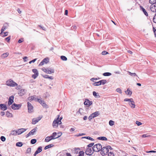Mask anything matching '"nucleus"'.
<instances>
[{
	"mask_svg": "<svg viewBox=\"0 0 156 156\" xmlns=\"http://www.w3.org/2000/svg\"><path fill=\"white\" fill-rule=\"evenodd\" d=\"M124 101H128L129 105L131 108H135L136 105L133 98H126Z\"/></svg>",
	"mask_w": 156,
	"mask_h": 156,
	"instance_id": "1",
	"label": "nucleus"
},
{
	"mask_svg": "<svg viewBox=\"0 0 156 156\" xmlns=\"http://www.w3.org/2000/svg\"><path fill=\"white\" fill-rule=\"evenodd\" d=\"M102 146L100 144H96L93 146L92 149L93 151L98 152L101 151Z\"/></svg>",
	"mask_w": 156,
	"mask_h": 156,
	"instance_id": "2",
	"label": "nucleus"
},
{
	"mask_svg": "<svg viewBox=\"0 0 156 156\" xmlns=\"http://www.w3.org/2000/svg\"><path fill=\"white\" fill-rule=\"evenodd\" d=\"M6 84L7 86L12 87H14L16 86H17L18 85L17 83L14 82L11 79L7 80L6 81Z\"/></svg>",
	"mask_w": 156,
	"mask_h": 156,
	"instance_id": "3",
	"label": "nucleus"
},
{
	"mask_svg": "<svg viewBox=\"0 0 156 156\" xmlns=\"http://www.w3.org/2000/svg\"><path fill=\"white\" fill-rule=\"evenodd\" d=\"M109 150L108 149L107 146L102 147V149L101 151V154L103 155L104 156L108 152Z\"/></svg>",
	"mask_w": 156,
	"mask_h": 156,
	"instance_id": "4",
	"label": "nucleus"
},
{
	"mask_svg": "<svg viewBox=\"0 0 156 156\" xmlns=\"http://www.w3.org/2000/svg\"><path fill=\"white\" fill-rule=\"evenodd\" d=\"M60 116L58 115V117L56 119H55L53 122L52 126L54 128H56L58 126L59 124V119Z\"/></svg>",
	"mask_w": 156,
	"mask_h": 156,
	"instance_id": "5",
	"label": "nucleus"
},
{
	"mask_svg": "<svg viewBox=\"0 0 156 156\" xmlns=\"http://www.w3.org/2000/svg\"><path fill=\"white\" fill-rule=\"evenodd\" d=\"M94 151L92 148H87L85 151V153L87 155L90 156L93 154Z\"/></svg>",
	"mask_w": 156,
	"mask_h": 156,
	"instance_id": "6",
	"label": "nucleus"
},
{
	"mask_svg": "<svg viewBox=\"0 0 156 156\" xmlns=\"http://www.w3.org/2000/svg\"><path fill=\"white\" fill-rule=\"evenodd\" d=\"M27 105L28 112L31 113L34 111L33 107L31 103L29 102L27 103Z\"/></svg>",
	"mask_w": 156,
	"mask_h": 156,
	"instance_id": "7",
	"label": "nucleus"
},
{
	"mask_svg": "<svg viewBox=\"0 0 156 156\" xmlns=\"http://www.w3.org/2000/svg\"><path fill=\"white\" fill-rule=\"evenodd\" d=\"M42 116H40L36 118H33L32 119V123L33 124H35L40 121L42 118Z\"/></svg>",
	"mask_w": 156,
	"mask_h": 156,
	"instance_id": "8",
	"label": "nucleus"
},
{
	"mask_svg": "<svg viewBox=\"0 0 156 156\" xmlns=\"http://www.w3.org/2000/svg\"><path fill=\"white\" fill-rule=\"evenodd\" d=\"M21 106V104H16L14 103L11 106L12 108L14 110H17L19 109Z\"/></svg>",
	"mask_w": 156,
	"mask_h": 156,
	"instance_id": "9",
	"label": "nucleus"
},
{
	"mask_svg": "<svg viewBox=\"0 0 156 156\" xmlns=\"http://www.w3.org/2000/svg\"><path fill=\"white\" fill-rule=\"evenodd\" d=\"M37 101L40 103L41 105L44 107L47 108L48 107V105L45 103L44 101L41 100L37 98Z\"/></svg>",
	"mask_w": 156,
	"mask_h": 156,
	"instance_id": "10",
	"label": "nucleus"
},
{
	"mask_svg": "<svg viewBox=\"0 0 156 156\" xmlns=\"http://www.w3.org/2000/svg\"><path fill=\"white\" fill-rule=\"evenodd\" d=\"M152 4L151 7V11L154 12H156V3Z\"/></svg>",
	"mask_w": 156,
	"mask_h": 156,
	"instance_id": "11",
	"label": "nucleus"
},
{
	"mask_svg": "<svg viewBox=\"0 0 156 156\" xmlns=\"http://www.w3.org/2000/svg\"><path fill=\"white\" fill-rule=\"evenodd\" d=\"M27 129H24V128H21L18 129L17 130L18 133V135H20L25 131L27 130Z\"/></svg>",
	"mask_w": 156,
	"mask_h": 156,
	"instance_id": "12",
	"label": "nucleus"
},
{
	"mask_svg": "<svg viewBox=\"0 0 156 156\" xmlns=\"http://www.w3.org/2000/svg\"><path fill=\"white\" fill-rule=\"evenodd\" d=\"M14 97L13 96H10L9 98L8 105L9 106L11 105L13 102V99Z\"/></svg>",
	"mask_w": 156,
	"mask_h": 156,
	"instance_id": "13",
	"label": "nucleus"
},
{
	"mask_svg": "<svg viewBox=\"0 0 156 156\" xmlns=\"http://www.w3.org/2000/svg\"><path fill=\"white\" fill-rule=\"evenodd\" d=\"M84 104L85 105L90 106L92 104V102L90 101L88 99H86L84 102Z\"/></svg>",
	"mask_w": 156,
	"mask_h": 156,
	"instance_id": "14",
	"label": "nucleus"
},
{
	"mask_svg": "<svg viewBox=\"0 0 156 156\" xmlns=\"http://www.w3.org/2000/svg\"><path fill=\"white\" fill-rule=\"evenodd\" d=\"M26 91L27 90H26L24 89H21L20 90L18 94L20 96H23L25 94Z\"/></svg>",
	"mask_w": 156,
	"mask_h": 156,
	"instance_id": "15",
	"label": "nucleus"
},
{
	"mask_svg": "<svg viewBox=\"0 0 156 156\" xmlns=\"http://www.w3.org/2000/svg\"><path fill=\"white\" fill-rule=\"evenodd\" d=\"M0 109L3 111H5L7 109V108L5 104H0Z\"/></svg>",
	"mask_w": 156,
	"mask_h": 156,
	"instance_id": "16",
	"label": "nucleus"
},
{
	"mask_svg": "<svg viewBox=\"0 0 156 156\" xmlns=\"http://www.w3.org/2000/svg\"><path fill=\"white\" fill-rule=\"evenodd\" d=\"M61 134L60 135H58L57 136H56L57 134L56 132H54L52 133V134L51 135V136H53L52 138H54L53 139H55L56 138H57L59 137L60 136L62 135V133H60Z\"/></svg>",
	"mask_w": 156,
	"mask_h": 156,
	"instance_id": "17",
	"label": "nucleus"
},
{
	"mask_svg": "<svg viewBox=\"0 0 156 156\" xmlns=\"http://www.w3.org/2000/svg\"><path fill=\"white\" fill-rule=\"evenodd\" d=\"M52 138L53 136H52L51 135L50 136H47L45 138V141L46 142H48L51 140L53 139L54 138Z\"/></svg>",
	"mask_w": 156,
	"mask_h": 156,
	"instance_id": "18",
	"label": "nucleus"
},
{
	"mask_svg": "<svg viewBox=\"0 0 156 156\" xmlns=\"http://www.w3.org/2000/svg\"><path fill=\"white\" fill-rule=\"evenodd\" d=\"M18 134L17 130L12 131L10 134V135L16 136Z\"/></svg>",
	"mask_w": 156,
	"mask_h": 156,
	"instance_id": "19",
	"label": "nucleus"
},
{
	"mask_svg": "<svg viewBox=\"0 0 156 156\" xmlns=\"http://www.w3.org/2000/svg\"><path fill=\"white\" fill-rule=\"evenodd\" d=\"M140 9L143 12L145 15L146 16H148V13L145 9L141 6H140Z\"/></svg>",
	"mask_w": 156,
	"mask_h": 156,
	"instance_id": "20",
	"label": "nucleus"
},
{
	"mask_svg": "<svg viewBox=\"0 0 156 156\" xmlns=\"http://www.w3.org/2000/svg\"><path fill=\"white\" fill-rule=\"evenodd\" d=\"M93 96L97 98H99L100 97V96L99 95V94L98 93H97L95 91H94L93 92Z\"/></svg>",
	"mask_w": 156,
	"mask_h": 156,
	"instance_id": "21",
	"label": "nucleus"
},
{
	"mask_svg": "<svg viewBox=\"0 0 156 156\" xmlns=\"http://www.w3.org/2000/svg\"><path fill=\"white\" fill-rule=\"evenodd\" d=\"M54 73V70L53 69H51V70H50L49 69H47V71H46V73L48 74H50L51 73Z\"/></svg>",
	"mask_w": 156,
	"mask_h": 156,
	"instance_id": "22",
	"label": "nucleus"
},
{
	"mask_svg": "<svg viewBox=\"0 0 156 156\" xmlns=\"http://www.w3.org/2000/svg\"><path fill=\"white\" fill-rule=\"evenodd\" d=\"M37 128H35L32 129L30 132L31 135H33L37 131Z\"/></svg>",
	"mask_w": 156,
	"mask_h": 156,
	"instance_id": "23",
	"label": "nucleus"
},
{
	"mask_svg": "<svg viewBox=\"0 0 156 156\" xmlns=\"http://www.w3.org/2000/svg\"><path fill=\"white\" fill-rule=\"evenodd\" d=\"M97 139L99 140H107V139L104 136H101L98 137Z\"/></svg>",
	"mask_w": 156,
	"mask_h": 156,
	"instance_id": "24",
	"label": "nucleus"
},
{
	"mask_svg": "<svg viewBox=\"0 0 156 156\" xmlns=\"http://www.w3.org/2000/svg\"><path fill=\"white\" fill-rule=\"evenodd\" d=\"M28 100L30 101H33L34 100H37V99L36 98H34V96H31L30 97H28Z\"/></svg>",
	"mask_w": 156,
	"mask_h": 156,
	"instance_id": "25",
	"label": "nucleus"
},
{
	"mask_svg": "<svg viewBox=\"0 0 156 156\" xmlns=\"http://www.w3.org/2000/svg\"><path fill=\"white\" fill-rule=\"evenodd\" d=\"M42 147H38L37 151H35L37 154L41 152Z\"/></svg>",
	"mask_w": 156,
	"mask_h": 156,
	"instance_id": "26",
	"label": "nucleus"
},
{
	"mask_svg": "<svg viewBox=\"0 0 156 156\" xmlns=\"http://www.w3.org/2000/svg\"><path fill=\"white\" fill-rule=\"evenodd\" d=\"M9 55V53L8 52L4 53L2 55V57L3 58H5L7 57Z\"/></svg>",
	"mask_w": 156,
	"mask_h": 156,
	"instance_id": "27",
	"label": "nucleus"
},
{
	"mask_svg": "<svg viewBox=\"0 0 156 156\" xmlns=\"http://www.w3.org/2000/svg\"><path fill=\"white\" fill-rule=\"evenodd\" d=\"M82 138H86L89 140H91L94 141V139H93V138L90 137V136H84Z\"/></svg>",
	"mask_w": 156,
	"mask_h": 156,
	"instance_id": "28",
	"label": "nucleus"
},
{
	"mask_svg": "<svg viewBox=\"0 0 156 156\" xmlns=\"http://www.w3.org/2000/svg\"><path fill=\"white\" fill-rule=\"evenodd\" d=\"M93 85L94 86H98L101 85V82L99 81L98 82L94 83Z\"/></svg>",
	"mask_w": 156,
	"mask_h": 156,
	"instance_id": "29",
	"label": "nucleus"
},
{
	"mask_svg": "<svg viewBox=\"0 0 156 156\" xmlns=\"http://www.w3.org/2000/svg\"><path fill=\"white\" fill-rule=\"evenodd\" d=\"M54 146V145L52 144H51L46 146L44 148V150H46L48 148H51Z\"/></svg>",
	"mask_w": 156,
	"mask_h": 156,
	"instance_id": "30",
	"label": "nucleus"
},
{
	"mask_svg": "<svg viewBox=\"0 0 156 156\" xmlns=\"http://www.w3.org/2000/svg\"><path fill=\"white\" fill-rule=\"evenodd\" d=\"M125 92L127 95H131L132 94V92L130 91L129 89H128L127 90L125 91Z\"/></svg>",
	"mask_w": 156,
	"mask_h": 156,
	"instance_id": "31",
	"label": "nucleus"
},
{
	"mask_svg": "<svg viewBox=\"0 0 156 156\" xmlns=\"http://www.w3.org/2000/svg\"><path fill=\"white\" fill-rule=\"evenodd\" d=\"M92 114H93L94 118L98 116L99 115V113L98 112H95L92 113Z\"/></svg>",
	"mask_w": 156,
	"mask_h": 156,
	"instance_id": "32",
	"label": "nucleus"
},
{
	"mask_svg": "<svg viewBox=\"0 0 156 156\" xmlns=\"http://www.w3.org/2000/svg\"><path fill=\"white\" fill-rule=\"evenodd\" d=\"M112 75V74L109 72H106L105 73H103V75L104 76H111Z\"/></svg>",
	"mask_w": 156,
	"mask_h": 156,
	"instance_id": "33",
	"label": "nucleus"
},
{
	"mask_svg": "<svg viewBox=\"0 0 156 156\" xmlns=\"http://www.w3.org/2000/svg\"><path fill=\"white\" fill-rule=\"evenodd\" d=\"M16 145L17 147H21L23 145V144L21 142H19L16 144Z\"/></svg>",
	"mask_w": 156,
	"mask_h": 156,
	"instance_id": "34",
	"label": "nucleus"
},
{
	"mask_svg": "<svg viewBox=\"0 0 156 156\" xmlns=\"http://www.w3.org/2000/svg\"><path fill=\"white\" fill-rule=\"evenodd\" d=\"M5 29L6 27L5 26H4L2 27L1 30V32L0 34V35H1L2 34L3 31L5 30Z\"/></svg>",
	"mask_w": 156,
	"mask_h": 156,
	"instance_id": "35",
	"label": "nucleus"
},
{
	"mask_svg": "<svg viewBox=\"0 0 156 156\" xmlns=\"http://www.w3.org/2000/svg\"><path fill=\"white\" fill-rule=\"evenodd\" d=\"M49 61V59L48 58H45L43 60V62H44V63H47Z\"/></svg>",
	"mask_w": 156,
	"mask_h": 156,
	"instance_id": "36",
	"label": "nucleus"
},
{
	"mask_svg": "<svg viewBox=\"0 0 156 156\" xmlns=\"http://www.w3.org/2000/svg\"><path fill=\"white\" fill-rule=\"evenodd\" d=\"M128 73H129V75H131L132 76H137V75L135 73H131V72L128 71Z\"/></svg>",
	"mask_w": 156,
	"mask_h": 156,
	"instance_id": "37",
	"label": "nucleus"
},
{
	"mask_svg": "<svg viewBox=\"0 0 156 156\" xmlns=\"http://www.w3.org/2000/svg\"><path fill=\"white\" fill-rule=\"evenodd\" d=\"M36 142L37 140L36 139H32L30 141V143L32 144H34Z\"/></svg>",
	"mask_w": 156,
	"mask_h": 156,
	"instance_id": "38",
	"label": "nucleus"
},
{
	"mask_svg": "<svg viewBox=\"0 0 156 156\" xmlns=\"http://www.w3.org/2000/svg\"><path fill=\"white\" fill-rule=\"evenodd\" d=\"M114 122L113 121L110 120L109 121V124L110 126H112L114 125Z\"/></svg>",
	"mask_w": 156,
	"mask_h": 156,
	"instance_id": "39",
	"label": "nucleus"
},
{
	"mask_svg": "<svg viewBox=\"0 0 156 156\" xmlns=\"http://www.w3.org/2000/svg\"><path fill=\"white\" fill-rule=\"evenodd\" d=\"M84 152L83 151H80L79 155L77 156H84Z\"/></svg>",
	"mask_w": 156,
	"mask_h": 156,
	"instance_id": "40",
	"label": "nucleus"
},
{
	"mask_svg": "<svg viewBox=\"0 0 156 156\" xmlns=\"http://www.w3.org/2000/svg\"><path fill=\"white\" fill-rule=\"evenodd\" d=\"M149 2L151 4H155L156 3V0H149Z\"/></svg>",
	"mask_w": 156,
	"mask_h": 156,
	"instance_id": "41",
	"label": "nucleus"
},
{
	"mask_svg": "<svg viewBox=\"0 0 156 156\" xmlns=\"http://www.w3.org/2000/svg\"><path fill=\"white\" fill-rule=\"evenodd\" d=\"M61 58L63 61H66L67 60V58L64 56H61Z\"/></svg>",
	"mask_w": 156,
	"mask_h": 156,
	"instance_id": "42",
	"label": "nucleus"
},
{
	"mask_svg": "<svg viewBox=\"0 0 156 156\" xmlns=\"http://www.w3.org/2000/svg\"><path fill=\"white\" fill-rule=\"evenodd\" d=\"M100 81L101 82V84H102L103 85L105 84L107 82L106 80H100Z\"/></svg>",
	"mask_w": 156,
	"mask_h": 156,
	"instance_id": "43",
	"label": "nucleus"
},
{
	"mask_svg": "<svg viewBox=\"0 0 156 156\" xmlns=\"http://www.w3.org/2000/svg\"><path fill=\"white\" fill-rule=\"evenodd\" d=\"M31 148H30V147L28 148L26 150V153H27V154L30 153L31 152Z\"/></svg>",
	"mask_w": 156,
	"mask_h": 156,
	"instance_id": "44",
	"label": "nucleus"
},
{
	"mask_svg": "<svg viewBox=\"0 0 156 156\" xmlns=\"http://www.w3.org/2000/svg\"><path fill=\"white\" fill-rule=\"evenodd\" d=\"M8 32H5L3 33V34L1 35H0L1 36H2V37H5L7 36L8 35Z\"/></svg>",
	"mask_w": 156,
	"mask_h": 156,
	"instance_id": "45",
	"label": "nucleus"
},
{
	"mask_svg": "<svg viewBox=\"0 0 156 156\" xmlns=\"http://www.w3.org/2000/svg\"><path fill=\"white\" fill-rule=\"evenodd\" d=\"M38 74H39L38 73H37L36 74H34L32 75V78H34V79H35L38 76Z\"/></svg>",
	"mask_w": 156,
	"mask_h": 156,
	"instance_id": "46",
	"label": "nucleus"
},
{
	"mask_svg": "<svg viewBox=\"0 0 156 156\" xmlns=\"http://www.w3.org/2000/svg\"><path fill=\"white\" fill-rule=\"evenodd\" d=\"M32 71L34 73V74L38 73L37 70L36 69H32Z\"/></svg>",
	"mask_w": 156,
	"mask_h": 156,
	"instance_id": "47",
	"label": "nucleus"
},
{
	"mask_svg": "<svg viewBox=\"0 0 156 156\" xmlns=\"http://www.w3.org/2000/svg\"><path fill=\"white\" fill-rule=\"evenodd\" d=\"M0 139L3 142L5 141L6 140L4 136H2L1 137Z\"/></svg>",
	"mask_w": 156,
	"mask_h": 156,
	"instance_id": "48",
	"label": "nucleus"
},
{
	"mask_svg": "<svg viewBox=\"0 0 156 156\" xmlns=\"http://www.w3.org/2000/svg\"><path fill=\"white\" fill-rule=\"evenodd\" d=\"M94 118L93 114H91L90 116L89 117L88 119L89 121H90L93 118Z\"/></svg>",
	"mask_w": 156,
	"mask_h": 156,
	"instance_id": "49",
	"label": "nucleus"
},
{
	"mask_svg": "<svg viewBox=\"0 0 156 156\" xmlns=\"http://www.w3.org/2000/svg\"><path fill=\"white\" fill-rule=\"evenodd\" d=\"M94 143H90L87 146V148H89L90 147H92V146L94 145Z\"/></svg>",
	"mask_w": 156,
	"mask_h": 156,
	"instance_id": "50",
	"label": "nucleus"
},
{
	"mask_svg": "<svg viewBox=\"0 0 156 156\" xmlns=\"http://www.w3.org/2000/svg\"><path fill=\"white\" fill-rule=\"evenodd\" d=\"M136 124L138 126H140L142 124V123H141V122L137 121L136 122Z\"/></svg>",
	"mask_w": 156,
	"mask_h": 156,
	"instance_id": "51",
	"label": "nucleus"
},
{
	"mask_svg": "<svg viewBox=\"0 0 156 156\" xmlns=\"http://www.w3.org/2000/svg\"><path fill=\"white\" fill-rule=\"evenodd\" d=\"M10 39V36L6 38L5 39V40L6 41L8 42H9Z\"/></svg>",
	"mask_w": 156,
	"mask_h": 156,
	"instance_id": "52",
	"label": "nucleus"
},
{
	"mask_svg": "<svg viewBox=\"0 0 156 156\" xmlns=\"http://www.w3.org/2000/svg\"><path fill=\"white\" fill-rule=\"evenodd\" d=\"M153 21L154 23H156V13L153 18Z\"/></svg>",
	"mask_w": 156,
	"mask_h": 156,
	"instance_id": "53",
	"label": "nucleus"
},
{
	"mask_svg": "<svg viewBox=\"0 0 156 156\" xmlns=\"http://www.w3.org/2000/svg\"><path fill=\"white\" fill-rule=\"evenodd\" d=\"M116 91L120 94H121L122 93L121 91V90L120 88H117L116 89Z\"/></svg>",
	"mask_w": 156,
	"mask_h": 156,
	"instance_id": "54",
	"label": "nucleus"
},
{
	"mask_svg": "<svg viewBox=\"0 0 156 156\" xmlns=\"http://www.w3.org/2000/svg\"><path fill=\"white\" fill-rule=\"evenodd\" d=\"M108 53V52L105 51H104L102 52V55H106Z\"/></svg>",
	"mask_w": 156,
	"mask_h": 156,
	"instance_id": "55",
	"label": "nucleus"
},
{
	"mask_svg": "<svg viewBox=\"0 0 156 156\" xmlns=\"http://www.w3.org/2000/svg\"><path fill=\"white\" fill-rule=\"evenodd\" d=\"M37 58L34 59L30 62H29V63L30 64H31L32 63H34L35 62V61L37 60Z\"/></svg>",
	"mask_w": 156,
	"mask_h": 156,
	"instance_id": "56",
	"label": "nucleus"
},
{
	"mask_svg": "<svg viewBox=\"0 0 156 156\" xmlns=\"http://www.w3.org/2000/svg\"><path fill=\"white\" fill-rule=\"evenodd\" d=\"M108 156H114V154L113 152H111L108 153Z\"/></svg>",
	"mask_w": 156,
	"mask_h": 156,
	"instance_id": "57",
	"label": "nucleus"
},
{
	"mask_svg": "<svg viewBox=\"0 0 156 156\" xmlns=\"http://www.w3.org/2000/svg\"><path fill=\"white\" fill-rule=\"evenodd\" d=\"M23 38H21L18 41V42L19 43H22V42H23Z\"/></svg>",
	"mask_w": 156,
	"mask_h": 156,
	"instance_id": "58",
	"label": "nucleus"
},
{
	"mask_svg": "<svg viewBox=\"0 0 156 156\" xmlns=\"http://www.w3.org/2000/svg\"><path fill=\"white\" fill-rule=\"evenodd\" d=\"M153 30L155 36L156 37V29L154 27H153Z\"/></svg>",
	"mask_w": 156,
	"mask_h": 156,
	"instance_id": "59",
	"label": "nucleus"
},
{
	"mask_svg": "<svg viewBox=\"0 0 156 156\" xmlns=\"http://www.w3.org/2000/svg\"><path fill=\"white\" fill-rule=\"evenodd\" d=\"M99 79V78H98V79L97 78H92L90 79L91 81H93V82H94V80H97L98 79Z\"/></svg>",
	"mask_w": 156,
	"mask_h": 156,
	"instance_id": "60",
	"label": "nucleus"
},
{
	"mask_svg": "<svg viewBox=\"0 0 156 156\" xmlns=\"http://www.w3.org/2000/svg\"><path fill=\"white\" fill-rule=\"evenodd\" d=\"M44 62H43V60L39 64V66H42L44 65Z\"/></svg>",
	"mask_w": 156,
	"mask_h": 156,
	"instance_id": "61",
	"label": "nucleus"
},
{
	"mask_svg": "<svg viewBox=\"0 0 156 156\" xmlns=\"http://www.w3.org/2000/svg\"><path fill=\"white\" fill-rule=\"evenodd\" d=\"M75 130V128H71L69 130H70V131L71 132H73V131H74V130Z\"/></svg>",
	"mask_w": 156,
	"mask_h": 156,
	"instance_id": "62",
	"label": "nucleus"
},
{
	"mask_svg": "<svg viewBox=\"0 0 156 156\" xmlns=\"http://www.w3.org/2000/svg\"><path fill=\"white\" fill-rule=\"evenodd\" d=\"M0 114L1 116H3L5 115V112L3 111H2L0 112Z\"/></svg>",
	"mask_w": 156,
	"mask_h": 156,
	"instance_id": "63",
	"label": "nucleus"
},
{
	"mask_svg": "<svg viewBox=\"0 0 156 156\" xmlns=\"http://www.w3.org/2000/svg\"><path fill=\"white\" fill-rule=\"evenodd\" d=\"M49 76L47 75H45L43 76V77L45 78H48Z\"/></svg>",
	"mask_w": 156,
	"mask_h": 156,
	"instance_id": "64",
	"label": "nucleus"
}]
</instances>
